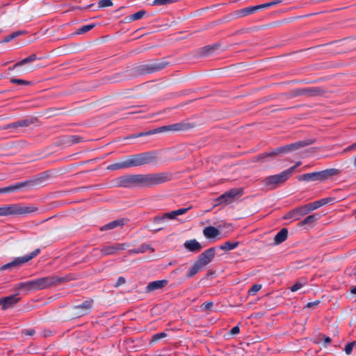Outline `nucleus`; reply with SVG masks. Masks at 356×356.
Segmentation results:
<instances>
[{"instance_id":"f257e3e1","label":"nucleus","mask_w":356,"mask_h":356,"mask_svg":"<svg viewBox=\"0 0 356 356\" xmlns=\"http://www.w3.org/2000/svg\"><path fill=\"white\" fill-rule=\"evenodd\" d=\"M171 175L168 172L154 174L126 175L117 180L118 186L122 187H151L170 181Z\"/></svg>"},{"instance_id":"f03ea898","label":"nucleus","mask_w":356,"mask_h":356,"mask_svg":"<svg viewBox=\"0 0 356 356\" xmlns=\"http://www.w3.org/2000/svg\"><path fill=\"white\" fill-rule=\"evenodd\" d=\"M72 280V277L70 275H67L65 277L50 275L19 282L17 284V288L18 289H25L26 291L42 290L51 286H58L63 283H66Z\"/></svg>"},{"instance_id":"7ed1b4c3","label":"nucleus","mask_w":356,"mask_h":356,"mask_svg":"<svg viewBox=\"0 0 356 356\" xmlns=\"http://www.w3.org/2000/svg\"><path fill=\"white\" fill-rule=\"evenodd\" d=\"M169 65L170 63L165 58L150 60L146 63L134 66L127 70V72L129 76H139L160 72L169 66Z\"/></svg>"},{"instance_id":"20e7f679","label":"nucleus","mask_w":356,"mask_h":356,"mask_svg":"<svg viewBox=\"0 0 356 356\" xmlns=\"http://www.w3.org/2000/svg\"><path fill=\"white\" fill-rule=\"evenodd\" d=\"M194 126L191 123H187L184 122H181L175 124H168L165 126H162L158 127L156 129H154L145 132H140L136 134H132L127 137L125 139H131V138H136L142 136H150L156 134H160L163 132H175V131H187Z\"/></svg>"},{"instance_id":"39448f33","label":"nucleus","mask_w":356,"mask_h":356,"mask_svg":"<svg viewBox=\"0 0 356 356\" xmlns=\"http://www.w3.org/2000/svg\"><path fill=\"white\" fill-rule=\"evenodd\" d=\"M340 172L339 170L336 168H329L322 171L313 172L310 173H306L301 175L298 177L299 181H325L332 177L333 176L339 175Z\"/></svg>"},{"instance_id":"423d86ee","label":"nucleus","mask_w":356,"mask_h":356,"mask_svg":"<svg viewBox=\"0 0 356 356\" xmlns=\"http://www.w3.org/2000/svg\"><path fill=\"white\" fill-rule=\"evenodd\" d=\"M291 176V169L285 170L279 174L266 177L263 184L268 190H274L285 183Z\"/></svg>"},{"instance_id":"0eeeda50","label":"nucleus","mask_w":356,"mask_h":356,"mask_svg":"<svg viewBox=\"0 0 356 356\" xmlns=\"http://www.w3.org/2000/svg\"><path fill=\"white\" fill-rule=\"evenodd\" d=\"M35 207L22 206L18 204L6 205L0 207V216L9 215H26L36 211Z\"/></svg>"},{"instance_id":"6e6552de","label":"nucleus","mask_w":356,"mask_h":356,"mask_svg":"<svg viewBox=\"0 0 356 356\" xmlns=\"http://www.w3.org/2000/svg\"><path fill=\"white\" fill-rule=\"evenodd\" d=\"M93 300L88 299L81 304L71 307L69 309V315L72 318H79L89 314L93 309Z\"/></svg>"},{"instance_id":"1a4fd4ad","label":"nucleus","mask_w":356,"mask_h":356,"mask_svg":"<svg viewBox=\"0 0 356 356\" xmlns=\"http://www.w3.org/2000/svg\"><path fill=\"white\" fill-rule=\"evenodd\" d=\"M128 160L131 168L152 163L156 160V156L153 152H147L131 155L128 157Z\"/></svg>"},{"instance_id":"9d476101","label":"nucleus","mask_w":356,"mask_h":356,"mask_svg":"<svg viewBox=\"0 0 356 356\" xmlns=\"http://www.w3.org/2000/svg\"><path fill=\"white\" fill-rule=\"evenodd\" d=\"M40 249L37 248L29 254L15 258L12 261L8 262L0 267V270H11L19 268L25 263L31 261L40 253Z\"/></svg>"},{"instance_id":"9b49d317","label":"nucleus","mask_w":356,"mask_h":356,"mask_svg":"<svg viewBox=\"0 0 356 356\" xmlns=\"http://www.w3.org/2000/svg\"><path fill=\"white\" fill-rule=\"evenodd\" d=\"M129 247V245L126 243H116L113 245H107L102 247V249H94L93 252L95 255L99 257H106L115 254L119 251H122Z\"/></svg>"},{"instance_id":"f8f14e48","label":"nucleus","mask_w":356,"mask_h":356,"mask_svg":"<svg viewBox=\"0 0 356 356\" xmlns=\"http://www.w3.org/2000/svg\"><path fill=\"white\" fill-rule=\"evenodd\" d=\"M243 194V189L234 188L229 190L225 193L220 195L215 200L216 206L225 204H229L232 203L235 200L236 197H240Z\"/></svg>"},{"instance_id":"ddd939ff","label":"nucleus","mask_w":356,"mask_h":356,"mask_svg":"<svg viewBox=\"0 0 356 356\" xmlns=\"http://www.w3.org/2000/svg\"><path fill=\"white\" fill-rule=\"evenodd\" d=\"M324 89L319 87H309L298 88L296 90V95H302L308 97L322 96L325 94Z\"/></svg>"},{"instance_id":"4468645a","label":"nucleus","mask_w":356,"mask_h":356,"mask_svg":"<svg viewBox=\"0 0 356 356\" xmlns=\"http://www.w3.org/2000/svg\"><path fill=\"white\" fill-rule=\"evenodd\" d=\"M310 212L308 204L296 208L288 212L284 216V219H292L293 220H299L302 216Z\"/></svg>"},{"instance_id":"2eb2a0df","label":"nucleus","mask_w":356,"mask_h":356,"mask_svg":"<svg viewBox=\"0 0 356 356\" xmlns=\"http://www.w3.org/2000/svg\"><path fill=\"white\" fill-rule=\"evenodd\" d=\"M216 254L215 248H210L201 253L196 260L203 267L209 264L213 259Z\"/></svg>"},{"instance_id":"dca6fc26","label":"nucleus","mask_w":356,"mask_h":356,"mask_svg":"<svg viewBox=\"0 0 356 356\" xmlns=\"http://www.w3.org/2000/svg\"><path fill=\"white\" fill-rule=\"evenodd\" d=\"M168 284V280H160L150 282L145 289V293H152L155 291L161 290L165 287Z\"/></svg>"},{"instance_id":"f3484780","label":"nucleus","mask_w":356,"mask_h":356,"mask_svg":"<svg viewBox=\"0 0 356 356\" xmlns=\"http://www.w3.org/2000/svg\"><path fill=\"white\" fill-rule=\"evenodd\" d=\"M19 300L20 298L18 297L17 294L10 295L0 298V305H1V308L3 310H6L8 308L13 307L19 301Z\"/></svg>"},{"instance_id":"a211bd4d","label":"nucleus","mask_w":356,"mask_h":356,"mask_svg":"<svg viewBox=\"0 0 356 356\" xmlns=\"http://www.w3.org/2000/svg\"><path fill=\"white\" fill-rule=\"evenodd\" d=\"M38 184V180H27L22 182L16 183L9 186L10 193L19 191L24 188H31Z\"/></svg>"},{"instance_id":"6ab92c4d","label":"nucleus","mask_w":356,"mask_h":356,"mask_svg":"<svg viewBox=\"0 0 356 356\" xmlns=\"http://www.w3.org/2000/svg\"><path fill=\"white\" fill-rule=\"evenodd\" d=\"M288 148H289L288 145H286L285 146L277 147L275 149H274L273 151H272L270 152L263 153V154H259V156H257V160L259 161V160L264 159L268 156H273L277 154H285V153L289 152V149H288Z\"/></svg>"},{"instance_id":"aec40b11","label":"nucleus","mask_w":356,"mask_h":356,"mask_svg":"<svg viewBox=\"0 0 356 356\" xmlns=\"http://www.w3.org/2000/svg\"><path fill=\"white\" fill-rule=\"evenodd\" d=\"M128 221L127 219L125 218H119L116 219L113 221H111L100 228L101 231H106L110 229H113L116 227H121L125 225V223Z\"/></svg>"},{"instance_id":"412c9836","label":"nucleus","mask_w":356,"mask_h":356,"mask_svg":"<svg viewBox=\"0 0 356 356\" xmlns=\"http://www.w3.org/2000/svg\"><path fill=\"white\" fill-rule=\"evenodd\" d=\"M335 201V197H329L321 199L319 200L315 201L313 203L308 204V207L309 208L310 211L316 209L323 205L327 204H333Z\"/></svg>"},{"instance_id":"4be33fe9","label":"nucleus","mask_w":356,"mask_h":356,"mask_svg":"<svg viewBox=\"0 0 356 356\" xmlns=\"http://www.w3.org/2000/svg\"><path fill=\"white\" fill-rule=\"evenodd\" d=\"M184 245L188 251L192 252H199L202 248L201 244L195 239L186 241Z\"/></svg>"},{"instance_id":"5701e85b","label":"nucleus","mask_w":356,"mask_h":356,"mask_svg":"<svg viewBox=\"0 0 356 356\" xmlns=\"http://www.w3.org/2000/svg\"><path fill=\"white\" fill-rule=\"evenodd\" d=\"M314 143V140H312V139H307V140H305L297 141L296 143L289 144L288 145V147H289L288 149H289V152H291V151L296 150V149H298L300 148L308 146L309 145H312Z\"/></svg>"},{"instance_id":"b1692460","label":"nucleus","mask_w":356,"mask_h":356,"mask_svg":"<svg viewBox=\"0 0 356 356\" xmlns=\"http://www.w3.org/2000/svg\"><path fill=\"white\" fill-rule=\"evenodd\" d=\"M175 210L170 212L165 213L163 216H157L154 218V222L155 223H163L167 220H174L176 218L177 215Z\"/></svg>"},{"instance_id":"393cba45","label":"nucleus","mask_w":356,"mask_h":356,"mask_svg":"<svg viewBox=\"0 0 356 356\" xmlns=\"http://www.w3.org/2000/svg\"><path fill=\"white\" fill-rule=\"evenodd\" d=\"M318 218H319V215L317 213H314V214L308 216L303 220H302L299 223L298 225L300 227H303V226L312 227L314 225V224L316 223V222L318 220Z\"/></svg>"},{"instance_id":"a878e982","label":"nucleus","mask_w":356,"mask_h":356,"mask_svg":"<svg viewBox=\"0 0 356 356\" xmlns=\"http://www.w3.org/2000/svg\"><path fill=\"white\" fill-rule=\"evenodd\" d=\"M288 237V229L282 228L274 237V245H279L285 241Z\"/></svg>"},{"instance_id":"bb28decb","label":"nucleus","mask_w":356,"mask_h":356,"mask_svg":"<svg viewBox=\"0 0 356 356\" xmlns=\"http://www.w3.org/2000/svg\"><path fill=\"white\" fill-rule=\"evenodd\" d=\"M203 268L204 267L201 264H200L197 261H195L186 273V277L187 279H190L194 277L196 274L200 272L203 269Z\"/></svg>"},{"instance_id":"cd10ccee","label":"nucleus","mask_w":356,"mask_h":356,"mask_svg":"<svg viewBox=\"0 0 356 356\" xmlns=\"http://www.w3.org/2000/svg\"><path fill=\"white\" fill-rule=\"evenodd\" d=\"M203 234L207 238H214L220 234V231L215 227L209 226L203 229Z\"/></svg>"},{"instance_id":"c85d7f7f","label":"nucleus","mask_w":356,"mask_h":356,"mask_svg":"<svg viewBox=\"0 0 356 356\" xmlns=\"http://www.w3.org/2000/svg\"><path fill=\"white\" fill-rule=\"evenodd\" d=\"M129 168H130V165L127 158L125 161L110 164L106 168L108 170H117Z\"/></svg>"},{"instance_id":"c756f323","label":"nucleus","mask_w":356,"mask_h":356,"mask_svg":"<svg viewBox=\"0 0 356 356\" xmlns=\"http://www.w3.org/2000/svg\"><path fill=\"white\" fill-rule=\"evenodd\" d=\"M259 10V5L242 8L236 11L238 17H244L254 13Z\"/></svg>"},{"instance_id":"7c9ffc66","label":"nucleus","mask_w":356,"mask_h":356,"mask_svg":"<svg viewBox=\"0 0 356 356\" xmlns=\"http://www.w3.org/2000/svg\"><path fill=\"white\" fill-rule=\"evenodd\" d=\"M37 60V56L35 54H31V56H28L27 58H25L24 59H22V60L17 62V63H15L13 67H9L10 70H13L16 67H20V66H22L25 64H27L29 63H31V62H33L35 60Z\"/></svg>"},{"instance_id":"2f4dec72","label":"nucleus","mask_w":356,"mask_h":356,"mask_svg":"<svg viewBox=\"0 0 356 356\" xmlns=\"http://www.w3.org/2000/svg\"><path fill=\"white\" fill-rule=\"evenodd\" d=\"M37 60V56L35 54H31V56H28L27 58H25L24 59H22V60L17 62V63H15L13 67H9L10 70H13L16 67H20V66H22L25 64H27L29 63H31V62H33L35 60Z\"/></svg>"},{"instance_id":"473e14b6","label":"nucleus","mask_w":356,"mask_h":356,"mask_svg":"<svg viewBox=\"0 0 356 356\" xmlns=\"http://www.w3.org/2000/svg\"><path fill=\"white\" fill-rule=\"evenodd\" d=\"M218 47L217 44L207 45L200 49V54L206 56L213 52Z\"/></svg>"},{"instance_id":"72a5a7b5","label":"nucleus","mask_w":356,"mask_h":356,"mask_svg":"<svg viewBox=\"0 0 356 356\" xmlns=\"http://www.w3.org/2000/svg\"><path fill=\"white\" fill-rule=\"evenodd\" d=\"M148 250H151L152 252L154 251V250L150 246V245L143 244L136 249L130 250L129 252L131 254L144 253L147 252Z\"/></svg>"},{"instance_id":"f704fd0d","label":"nucleus","mask_w":356,"mask_h":356,"mask_svg":"<svg viewBox=\"0 0 356 356\" xmlns=\"http://www.w3.org/2000/svg\"><path fill=\"white\" fill-rule=\"evenodd\" d=\"M33 123V120L32 119H24L21 120H18L17 122H13L14 129H17L19 127H27L29 125Z\"/></svg>"},{"instance_id":"c9c22d12","label":"nucleus","mask_w":356,"mask_h":356,"mask_svg":"<svg viewBox=\"0 0 356 356\" xmlns=\"http://www.w3.org/2000/svg\"><path fill=\"white\" fill-rule=\"evenodd\" d=\"M238 245V242L227 241L220 246V249L225 251H229L235 249Z\"/></svg>"},{"instance_id":"e433bc0d","label":"nucleus","mask_w":356,"mask_h":356,"mask_svg":"<svg viewBox=\"0 0 356 356\" xmlns=\"http://www.w3.org/2000/svg\"><path fill=\"white\" fill-rule=\"evenodd\" d=\"M145 13H146V11L145 10H140L132 15H130L129 16L127 17V18H129V21H136V20L140 19L142 17H143L145 16Z\"/></svg>"},{"instance_id":"4c0bfd02","label":"nucleus","mask_w":356,"mask_h":356,"mask_svg":"<svg viewBox=\"0 0 356 356\" xmlns=\"http://www.w3.org/2000/svg\"><path fill=\"white\" fill-rule=\"evenodd\" d=\"M95 26V24H87V25H83L82 26H81L80 28H79L76 31V34H83L90 30H92L94 27Z\"/></svg>"},{"instance_id":"58836bf2","label":"nucleus","mask_w":356,"mask_h":356,"mask_svg":"<svg viewBox=\"0 0 356 356\" xmlns=\"http://www.w3.org/2000/svg\"><path fill=\"white\" fill-rule=\"evenodd\" d=\"M83 140V138L81 136L77 135L70 136L67 138V143L70 145L77 144L82 142Z\"/></svg>"},{"instance_id":"ea45409f","label":"nucleus","mask_w":356,"mask_h":356,"mask_svg":"<svg viewBox=\"0 0 356 356\" xmlns=\"http://www.w3.org/2000/svg\"><path fill=\"white\" fill-rule=\"evenodd\" d=\"M177 0H154L152 6H165L172 3L177 2Z\"/></svg>"},{"instance_id":"a19ab883","label":"nucleus","mask_w":356,"mask_h":356,"mask_svg":"<svg viewBox=\"0 0 356 356\" xmlns=\"http://www.w3.org/2000/svg\"><path fill=\"white\" fill-rule=\"evenodd\" d=\"M10 81V83H12L13 84L25 85V86H30V85H32V83H33L31 81H26L24 79H15V78H12Z\"/></svg>"},{"instance_id":"79ce46f5","label":"nucleus","mask_w":356,"mask_h":356,"mask_svg":"<svg viewBox=\"0 0 356 356\" xmlns=\"http://www.w3.org/2000/svg\"><path fill=\"white\" fill-rule=\"evenodd\" d=\"M262 286L261 284H254L251 286V288L248 290V293L250 296L255 295L261 289Z\"/></svg>"},{"instance_id":"37998d69","label":"nucleus","mask_w":356,"mask_h":356,"mask_svg":"<svg viewBox=\"0 0 356 356\" xmlns=\"http://www.w3.org/2000/svg\"><path fill=\"white\" fill-rule=\"evenodd\" d=\"M165 337H167V334L165 332H159L155 334L154 335L152 336L151 342L155 343L159 341L160 339L165 338Z\"/></svg>"},{"instance_id":"c03bdc74","label":"nucleus","mask_w":356,"mask_h":356,"mask_svg":"<svg viewBox=\"0 0 356 356\" xmlns=\"http://www.w3.org/2000/svg\"><path fill=\"white\" fill-rule=\"evenodd\" d=\"M113 5L111 0H100L98 2L99 8L110 7Z\"/></svg>"},{"instance_id":"a18cd8bd","label":"nucleus","mask_w":356,"mask_h":356,"mask_svg":"<svg viewBox=\"0 0 356 356\" xmlns=\"http://www.w3.org/2000/svg\"><path fill=\"white\" fill-rule=\"evenodd\" d=\"M280 2H281L280 0H277V1H270V2H268L266 3H263V4H259V10L262 9V8H268V7H270L273 6H275L278 3H280Z\"/></svg>"},{"instance_id":"49530a36","label":"nucleus","mask_w":356,"mask_h":356,"mask_svg":"<svg viewBox=\"0 0 356 356\" xmlns=\"http://www.w3.org/2000/svg\"><path fill=\"white\" fill-rule=\"evenodd\" d=\"M163 224H164V222H163V223H155L153 221V228L151 229V230L152 232H159V231L162 230L164 228Z\"/></svg>"},{"instance_id":"de8ad7c7","label":"nucleus","mask_w":356,"mask_h":356,"mask_svg":"<svg viewBox=\"0 0 356 356\" xmlns=\"http://www.w3.org/2000/svg\"><path fill=\"white\" fill-rule=\"evenodd\" d=\"M354 343H356V341H354L351 343H348V344L346 345L344 350L347 355L351 354L353 348L354 347Z\"/></svg>"},{"instance_id":"09e8293b","label":"nucleus","mask_w":356,"mask_h":356,"mask_svg":"<svg viewBox=\"0 0 356 356\" xmlns=\"http://www.w3.org/2000/svg\"><path fill=\"white\" fill-rule=\"evenodd\" d=\"M213 305V302L212 301L205 302L201 305V309L202 310L208 311L211 309Z\"/></svg>"},{"instance_id":"8fccbe9b","label":"nucleus","mask_w":356,"mask_h":356,"mask_svg":"<svg viewBox=\"0 0 356 356\" xmlns=\"http://www.w3.org/2000/svg\"><path fill=\"white\" fill-rule=\"evenodd\" d=\"M190 209H191V207H187V208H181L177 210H175V211L176 213L175 214L177 215V216L185 214Z\"/></svg>"},{"instance_id":"3c124183","label":"nucleus","mask_w":356,"mask_h":356,"mask_svg":"<svg viewBox=\"0 0 356 356\" xmlns=\"http://www.w3.org/2000/svg\"><path fill=\"white\" fill-rule=\"evenodd\" d=\"M125 282H126V280H125V278L124 277H119L118 280H117V282H116V283L114 284V286L115 288H118L120 286L125 284Z\"/></svg>"},{"instance_id":"603ef678","label":"nucleus","mask_w":356,"mask_h":356,"mask_svg":"<svg viewBox=\"0 0 356 356\" xmlns=\"http://www.w3.org/2000/svg\"><path fill=\"white\" fill-rule=\"evenodd\" d=\"M302 286V284H301L300 282H296V284L291 286L290 290L292 292H295L301 289Z\"/></svg>"},{"instance_id":"864d4df0","label":"nucleus","mask_w":356,"mask_h":356,"mask_svg":"<svg viewBox=\"0 0 356 356\" xmlns=\"http://www.w3.org/2000/svg\"><path fill=\"white\" fill-rule=\"evenodd\" d=\"M35 333V330L34 329H28L22 331V334L26 336H33Z\"/></svg>"},{"instance_id":"5fc2aeb1","label":"nucleus","mask_w":356,"mask_h":356,"mask_svg":"<svg viewBox=\"0 0 356 356\" xmlns=\"http://www.w3.org/2000/svg\"><path fill=\"white\" fill-rule=\"evenodd\" d=\"M319 303H320L319 300H316V301H314V302H308L306 305L305 307L307 308H314V307L318 306Z\"/></svg>"},{"instance_id":"6e6d98bb","label":"nucleus","mask_w":356,"mask_h":356,"mask_svg":"<svg viewBox=\"0 0 356 356\" xmlns=\"http://www.w3.org/2000/svg\"><path fill=\"white\" fill-rule=\"evenodd\" d=\"M239 332H240L239 326L238 325H236V326L233 327L230 330L229 333L232 335H236V334H238Z\"/></svg>"},{"instance_id":"4d7b16f0","label":"nucleus","mask_w":356,"mask_h":356,"mask_svg":"<svg viewBox=\"0 0 356 356\" xmlns=\"http://www.w3.org/2000/svg\"><path fill=\"white\" fill-rule=\"evenodd\" d=\"M15 38V35H13L12 34L8 35L4 38V39L1 41L2 43H6Z\"/></svg>"},{"instance_id":"13d9d810","label":"nucleus","mask_w":356,"mask_h":356,"mask_svg":"<svg viewBox=\"0 0 356 356\" xmlns=\"http://www.w3.org/2000/svg\"><path fill=\"white\" fill-rule=\"evenodd\" d=\"M301 165V162L300 161H298L296 163V164L289 168H288L287 170H291V175L293 174V172H294V170H296V168L298 166H300Z\"/></svg>"},{"instance_id":"bf43d9fd","label":"nucleus","mask_w":356,"mask_h":356,"mask_svg":"<svg viewBox=\"0 0 356 356\" xmlns=\"http://www.w3.org/2000/svg\"><path fill=\"white\" fill-rule=\"evenodd\" d=\"M14 129V124L13 122V123H10V124H8L5 126H3L2 127V129L5 130V129Z\"/></svg>"},{"instance_id":"052dcab7","label":"nucleus","mask_w":356,"mask_h":356,"mask_svg":"<svg viewBox=\"0 0 356 356\" xmlns=\"http://www.w3.org/2000/svg\"><path fill=\"white\" fill-rule=\"evenodd\" d=\"M10 189L9 188V186H7V187H4V188H0V193H10Z\"/></svg>"},{"instance_id":"680f3d73","label":"nucleus","mask_w":356,"mask_h":356,"mask_svg":"<svg viewBox=\"0 0 356 356\" xmlns=\"http://www.w3.org/2000/svg\"><path fill=\"white\" fill-rule=\"evenodd\" d=\"M356 149V142L352 144L351 145L348 146L345 151H350L352 149Z\"/></svg>"},{"instance_id":"e2e57ef3","label":"nucleus","mask_w":356,"mask_h":356,"mask_svg":"<svg viewBox=\"0 0 356 356\" xmlns=\"http://www.w3.org/2000/svg\"><path fill=\"white\" fill-rule=\"evenodd\" d=\"M331 341L332 340H331V339L329 337H325V336L324 337V343L325 344L330 343L331 342Z\"/></svg>"},{"instance_id":"0e129e2a","label":"nucleus","mask_w":356,"mask_h":356,"mask_svg":"<svg viewBox=\"0 0 356 356\" xmlns=\"http://www.w3.org/2000/svg\"><path fill=\"white\" fill-rule=\"evenodd\" d=\"M350 292L353 294H356V286L351 289Z\"/></svg>"},{"instance_id":"69168bd1","label":"nucleus","mask_w":356,"mask_h":356,"mask_svg":"<svg viewBox=\"0 0 356 356\" xmlns=\"http://www.w3.org/2000/svg\"><path fill=\"white\" fill-rule=\"evenodd\" d=\"M13 35H15V38L20 35L19 32H14L12 33Z\"/></svg>"},{"instance_id":"338daca9","label":"nucleus","mask_w":356,"mask_h":356,"mask_svg":"<svg viewBox=\"0 0 356 356\" xmlns=\"http://www.w3.org/2000/svg\"><path fill=\"white\" fill-rule=\"evenodd\" d=\"M353 165L355 168L356 169V156H355L354 161H353Z\"/></svg>"},{"instance_id":"774afa93","label":"nucleus","mask_w":356,"mask_h":356,"mask_svg":"<svg viewBox=\"0 0 356 356\" xmlns=\"http://www.w3.org/2000/svg\"><path fill=\"white\" fill-rule=\"evenodd\" d=\"M93 6H94V4H93V3L90 4V5L87 6L86 8H87V9H88V8H92Z\"/></svg>"}]
</instances>
